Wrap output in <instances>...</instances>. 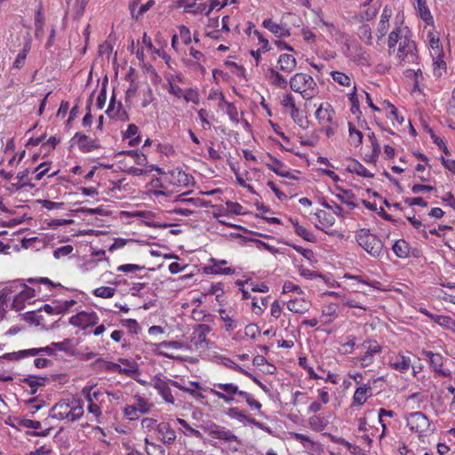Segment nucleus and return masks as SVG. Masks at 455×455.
Returning <instances> with one entry per match:
<instances>
[{"instance_id":"obj_1","label":"nucleus","mask_w":455,"mask_h":455,"mask_svg":"<svg viewBox=\"0 0 455 455\" xmlns=\"http://www.w3.org/2000/svg\"><path fill=\"white\" fill-rule=\"evenodd\" d=\"M355 238L358 244L369 254L373 257H379L383 249V243L377 235L370 233L369 229H360Z\"/></svg>"},{"instance_id":"obj_2","label":"nucleus","mask_w":455,"mask_h":455,"mask_svg":"<svg viewBox=\"0 0 455 455\" xmlns=\"http://www.w3.org/2000/svg\"><path fill=\"white\" fill-rule=\"evenodd\" d=\"M315 86L316 84L312 76L305 73H297L290 79L291 89L295 92L301 93L305 99L312 97L307 91L314 90Z\"/></svg>"},{"instance_id":"obj_3","label":"nucleus","mask_w":455,"mask_h":455,"mask_svg":"<svg viewBox=\"0 0 455 455\" xmlns=\"http://www.w3.org/2000/svg\"><path fill=\"white\" fill-rule=\"evenodd\" d=\"M397 58L401 64H413L418 60L417 47L414 41L405 36L400 42Z\"/></svg>"},{"instance_id":"obj_4","label":"nucleus","mask_w":455,"mask_h":455,"mask_svg":"<svg viewBox=\"0 0 455 455\" xmlns=\"http://www.w3.org/2000/svg\"><path fill=\"white\" fill-rule=\"evenodd\" d=\"M214 388H210V393L227 403H230L234 395H238L243 391L239 390L238 386L233 383H215Z\"/></svg>"},{"instance_id":"obj_5","label":"nucleus","mask_w":455,"mask_h":455,"mask_svg":"<svg viewBox=\"0 0 455 455\" xmlns=\"http://www.w3.org/2000/svg\"><path fill=\"white\" fill-rule=\"evenodd\" d=\"M407 426L411 431L420 435L427 434L430 429V422L427 417L421 411L411 413L407 418Z\"/></svg>"},{"instance_id":"obj_6","label":"nucleus","mask_w":455,"mask_h":455,"mask_svg":"<svg viewBox=\"0 0 455 455\" xmlns=\"http://www.w3.org/2000/svg\"><path fill=\"white\" fill-rule=\"evenodd\" d=\"M212 331V327L208 324H196L191 333L190 342L198 349H205L208 347L209 341L206 339L207 334Z\"/></svg>"},{"instance_id":"obj_7","label":"nucleus","mask_w":455,"mask_h":455,"mask_svg":"<svg viewBox=\"0 0 455 455\" xmlns=\"http://www.w3.org/2000/svg\"><path fill=\"white\" fill-rule=\"evenodd\" d=\"M362 347L365 349V352L363 355L358 357V361L361 363V367L364 368L373 363L374 355L381 352V347L376 340L364 341Z\"/></svg>"},{"instance_id":"obj_8","label":"nucleus","mask_w":455,"mask_h":455,"mask_svg":"<svg viewBox=\"0 0 455 455\" xmlns=\"http://www.w3.org/2000/svg\"><path fill=\"white\" fill-rule=\"evenodd\" d=\"M98 320L99 318L95 313L80 312L70 317L69 323L84 330L89 326L97 324Z\"/></svg>"},{"instance_id":"obj_9","label":"nucleus","mask_w":455,"mask_h":455,"mask_svg":"<svg viewBox=\"0 0 455 455\" xmlns=\"http://www.w3.org/2000/svg\"><path fill=\"white\" fill-rule=\"evenodd\" d=\"M76 140L77 142L78 148L83 153H89L100 148L96 140H92L87 135L82 134L80 132H76L74 137L71 139V142H75Z\"/></svg>"},{"instance_id":"obj_10","label":"nucleus","mask_w":455,"mask_h":455,"mask_svg":"<svg viewBox=\"0 0 455 455\" xmlns=\"http://www.w3.org/2000/svg\"><path fill=\"white\" fill-rule=\"evenodd\" d=\"M153 387L159 392V394L166 403L172 404L174 403L175 400L169 387L168 380L161 379L158 376H155V378L153 379Z\"/></svg>"},{"instance_id":"obj_11","label":"nucleus","mask_w":455,"mask_h":455,"mask_svg":"<svg viewBox=\"0 0 455 455\" xmlns=\"http://www.w3.org/2000/svg\"><path fill=\"white\" fill-rule=\"evenodd\" d=\"M423 354L429 359L431 367L435 372L443 377H450L451 371L442 369L443 358L440 354H435L431 351H423Z\"/></svg>"},{"instance_id":"obj_12","label":"nucleus","mask_w":455,"mask_h":455,"mask_svg":"<svg viewBox=\"0 0 455 455\" xmlns=\"http://www.w3.org/2000/svg\"><path fill=\"white\" fill-rule=\"evenodd\" d=\"M116 108V98L115 94L111 97L108 108L106 111L107 115L111 118H117L123 122H126L129 120V116L127 112L123 108L122 103H117V109L115 111Z\"/></svg>"},{"instance_id":"obj_13","label":"nucleus","mask_w":455,"mask_h":455,"mask_svg":"<svg viewBox=\"0 0 455 455\" xmlns=\"http://www.w3.org/2000/svg\"><path fill=\"white\" fill-rule=\"evenodd\" d=\"M156 430L161 435V440L164 444H172L176 439L175 431L167 422H161L156 426Z\"/></svg>"},{"instance_id":"obj_14","label":"nucleus","mask_w":455,"mask_h":455,"mask_svg":"<svg viewBox=\"0 0 455 455\" xmlns=\"http://www.w3.org/2000/svg\"><path fill=\"white\" fill-rule=\"evenodd\" d=\"M70 412V405L65 400H60L57 403L50 411V417L58 420L68 418Z\"/></svg>"},{"instance_id":"obj_15","label":"nucleus","mask_w":455,"mask_h":455,"mask_svg":"<svg viewBox=\"0 0 455 455\" xmlns=\"http://www.w3.org/2000/svg\"><path fill=\"white\" fill-rule=\"evenodd\" d=\"M262 25L265 28L273 33L276 37H287L291 35L288 28L275 23L271 19L264 20Z\"/></svg>"},{"instance_id":"obj_16","label":"nucleus","mask_w":455,"mask_h":455,"mask_svg":"<svg viewBox=\"0 0 455 455\" xmlns=\"http://www.w3.org/2000/svg\"><path fill=\"white\" fill-rule=\"evenodd\" d=\"M210 435L213 438L224 440L227 442H233L236 440V436L230 430H227L224 427L217 425H214L211 427Z\"/></svg>"},{"instance_id":"obj_17","label":"nucleus","mask_w":455,"mask_h":455,"mask_svg":"<svg viewBox=\"0 0 455 455\" xmlns=\"http://www.w3.org/2000/svg\"><path fill=\"white\" fill-rule=\"evenodd\" d=\"M334 110L329 103H323L315 111V116L319 122L332 123Z\"/></svg>"},{"instance_id":"obj_18","label":"nucleus","mask_w":455,"mask_h":455,"mask_svg":"<svg viewBox=\"0 0 455 455\" xmlns=\"http://www.w3.org/2000/svg\"><path fill=\"white\" fill-rule=\"evenodd\" d=\"M279 68L286 73L292 72L297 65L296 59L291 54H281L278 59Z\"/></svg>"},{"instance_id":"obj_19","label":"nucleus","mask_w":455,"mask_h":455,"mask_svg":"<svg viewBox=\"0 0 455 455\" xmlns=\"http://www.w3.org/2000/svg\"><path fill=\"white\" fill-rule=\"evenodd\" d=\"M47 380H48V378H46V377H38V376L29 375V376L22 379L21 382L26 383L28 386H29L31 388L30 393L32 395H34L36 393L37 388L39 387L45 386Z\"/></svg>"},{"instance_id":"obj_20","label":"nucleus","mask_w":455,"mask_h":455,"mask_svg":"<svg viewBox=\"0 0 455 455\" xmlns=\"http://www.w3.org/2000/svg\"><path fill=\"white\" fill-rule=\"evenodd\" d=\"M367 395H371V387L370 385H364L356 388L353 397V403L358 406L363 405L367 400Z\"/></svg>"},{"instance_id":"obj_21","label":"nucleus","mask_w":455,"mask_h":455,"mask_svg":"<svg viewBox=\"0 0 455 455\" xmlns=\"http://www.w3.org/2000/svg\"><path fill=\"white\" fill-rule=\"evenodd\" d=\"M347 170L351 173H355L364 178H372L374 176L373 173L369 172L362 164L355 159L349 161Z\"/></svg>"},{"instance_id":"obj_22","label":"nucleus","mask_w":455,"mask_h":455,"mask_svg":"<svg viewBox=\"0 0 455 455\" xmlns=\"http://www.w3.org/2000/svg\"><path fill=\"white\" fill-rule=\"evenodd\" d=\"M271 159H272L273 164H267V166L269 170H271L275 174H277L281 177L296 179V177L293 176L290 172L283 170V164L281 161H279L275 157H271Z\"/></svg>"},{"instance_id":"obj_23","label":"nucleus","mask_w":455,"mask_h":455,"mask_svg":"<svg viewBox=\"0 0 455 455\" xmlns=\"http://www.w3.org/2000/svg\"><path fill=\"white\" fill-rule=\"evenodd\" d=\"M195 2L196 1H193V0H177L176 1L177 5L179 7H184L186 12H189L194 14L204 12L205 5L204 4L196 5V4Z\"/></svg>"},{"instance_id":"obj_24","label":"nucleus","mask_w":455,"mask_h":455,"mask_svg":"<svg viewBox=\"0 0 455 455\" xmlns=\"http://www.w3.org/2000/svg\"><path fill=\"white\" fill-rule=\"evenodd\" d=\"M393 369L400 371L401 372H406L411 367V359L409 357L399 355L390 363Z\"/></svg>"},{"instance_id":"obj_25","label":"nucleus","mask_w":455,"mask_h":455,"mask_svg":"<svg viewBox=\"0 0 455 455\" xmlns=\"http://www.w3.org/2000/svg\"><path fill=\"white\" fill-rule=\"evenodd\" d=\"M402 29L400 27H396L388 36V52L391 53L392 52H395L396 44L398 42H402L403 37L406 35H402Z\"/></svg>"},{"instance_id":"obj_26","label":"nucleus","mask_w":455,"mask_h":455,"mask_svg":"<svg viewBox=\"0 0 455 455\" xmlns=\"http://www.w3.org/2000/svg\"><path fill=\"white\" fill-rule=\"evenodd\" d=\"M267 77L271 80V83L282 89H285L288 85L287 80L274 68H268Z\"/></svg>"},{"instance_id":"obj_27","label":"nucleus","mask_w":455,"mask_h":455,"mask_svg":"<svg viewBox=\"0 0 455 455\" xmlns=\"http://www.w3.org/2000/svg\"><path fill=\"white\" fill-rule=\"evenodd\" d=\"M393 251L398 258L405 259L409 256L410 247L405 240L400 239L393 245Z\"/></svg>"},{"instance_id":"obj_28","label":"nucleus","mask_w":455,"mask_h":455,"mask_svg":"<svg viewBox=\"0 0 455 455\" xmlns=\"http://www.w3.org/2000/svg\"><path fill=\"white\" fill-rule=\"evenodd\" d=\"M420 18L427 24L433 22V16L427 5V0H415Z\"/></svg>"},{"instance_id":"obj_29","label":"nucleus","mask_w":455,"mask_h":455,"mask_svg":"<svg viewBox=\"0 0 455 455\" xmlns=\"http://www.w3.org/2000/svg\"><path fill=\"white\" fill-rule=\"evenodd\" d=\"M337 189L339 191V193L336 194V197L340 200L341 203L350 206L351 208H355V204L352 201V198H354V194L350 190H346L339 187H337Z\"/></svg>"},{"instance_id":"obj_30","label":"nucleus","mask_w":455,"mask_h":455,"mask_svg":"<svg viewBox=\"0 0 455 455\" xmlns=\"http://www.w3.org/2000/svg\"><path fill=\"white\" fill-rule=\"evenodd\" d=\"M287 308L290 311H291L293 313H297V314H304L308 310L306 303L299 299H294V300L288 301Z\"/></svg>"},{"instance_id":"obj_31","label":"nucleus","mask_w":455,"mask_h":455,"mask_svg":"<svg viewBox=\"0 0 455 455\" xmlns=\"http://www.w3.org/2000/svg\"><path fill=\"white\" fill-rule=\"evenodd\" d=\"M119 155H126L133 157L138 165H147L148 158L144 154L139 153L138 150H124L118 153Z\"/></svg>"},{"instance_id":"obj_32","label":"nucleus","mask_w":455,"mask_h":455,"mask_svg":"<svg viewBox=\"0 0 455 455\" xmlns=\"http://www.w3.org/2000/svg\"><path fill=\"white\" fill-rule=\"evenodd\" d=\"M430 319L441 326H444L451 329L455 325V322L451 316L433 315H430Z\"/></svg>"},{"instance_id":"obj_33","label":"nucleus","mask_w":455,"mask_h":455,"mask_svg":"<svg viewBox=\"0 0 455 455\" xmlns=\"http://www.w3.org/2000/svg\"><path fill=\"white\" fill-rule=\"evenodd\" d=\"M14 291V285L11 284L0 291V309L5 311L10 294Z\"/></svg>"},{"instance_id":"obj_34","label":"nucleus","mask_w":455,"mask_h":455,"mask_svg":"<svg viewBox=\"0 0 455 455\" xmlns=\"http://www.w3.org/2000/svg\"><path fill=\"white\" fill-rule=\"evenodd\" d=\"M331 75L332 79L339 84L343 86H350L351 79L347 75L339 71H332Z\"/></svg>"},{"instance_id":"obj_35","label":"nucleus","mask_w":455,"mask_h":455,"mask_svg":"<svg viewBox=\"0 0 455 455\" xmlns=\"http://www.w3.org/2000/svg\"><path fill=\"white\" fill-rule=\"evenodd\" d=\"M291 116L292 120L302 129H307L308 126V121L306 117L300 115L299 108H295L291 111Z\"/></svg>"},{"instance_id":"obj_36","label":"nucleus","mask_w":455,"mask_h":455,"mask_svg":"<svg viewBox=\"0 0 455 455\" xmlns=\"http://www.w3.org/2000/svg\"><path fill=\"white\" fill-rule=\"evenodd\" d=\"M42 353V350L39 348H31V349H25L19 352H15L11 354L10 355L14 359H20L25 356H36Z\"/></svg>"},{"instance_id":"obj_37","label":"nucleus","mask_w":455,"mask_h":455,"mask_svg":"<svg viewBox=\"0 0 455 455\" xmlns=\"http://www.w3.org/2000/svg\"><path fill=\"white\" fill-rule=\"evenodd\" d=\"M349 101L351 102V112L353 114H361L359 100L356 95V86L354 85L353 91L348 94Z\"/></svg>"},{"instance_id":"obj_38","label":"nucleus","mask_w":455,"mask_h":455,"mask_svg":"<svg viewBox=\"0 0 455 455\" xmlns=\"http://www.w3.org/2000/svg\"><path fill=\"white\" fill-rule=\"evenodd\" d=\"M116 290L111 287L101 286L93 291V294L103 299H109L115 295Z\"/></svg>"},{"instance_id":"obj_39","label":"nucleus","mask_w":455,"mask_h":455,"mask_svg":"<svg viewBox=\"0 0 455 455\" xmlns=\"http://www.w3.org/2000/svg\"><path fill=\"white\" fill-rule=\"evenodd\" d=\"M107 84L108 79L105 78V80L102 82V86L96 101L97 108L100 109H101L104 107L107 100Z\"/></svg>"},{"instance_id":"obj_40","label":"nucleus","mask_w":455,"mask_h":455,"mask_svg":"<svg viewBox=\"0 0 455 455\" xmlns=\"http://www.w3.org/2000/svg\"><path fill=\"white\" fill-rule=\"evenodd\" d=\"M359 36L367 44H371V28L369 25L365 24L359 28Z\"/></svg>"},{"instance_id":"obj_41","label":"nucleus","mask_w":455,"mask_h":455,"mask_svg":"<svg viewBox=\"0 0 455 455\" xmlns=\"http://www.w3.org/2000/svg\"><path fill=\"white\" fill-rule=\"evenodd\" d=\"M28 173H29V171L28 169H26L23 172H20L17 174L16 179H18L19 181L20 182V184L14 185L17 189L21 188L23 187H27V186L31 187V188L34 187V185L31 184L28 180Z\"/></svg>"},{"instance_id":"obj_42","label":"nucleus","mask_w":455,"mask_h":455,"mask_svg":"<svg viewBox=\"0 0 455 455\" xmlns=\"http://www.w3.org/2000/svg\"><path fill=\"white\" fill-rule=\"evenodd\" d=\"M44 309L46 313H48L50 315H53V314L59 315V314H63V313L67 312L68 310V306L60 305V304L56 305V306H51V305L45 304L44 306Z\"/></svg>"},{"instance_id":"obj_43","label":"nucleus","mask_w":455,"mask_h":455,"mask_svg":"<svg viewBox=\"0 0 455 455\" xmlns=\"http://www.w3.org/2000/svg\"><path fill=\"white\" fill-rule=\"evenodd\" d=\"M369 140L372 146V161L377 162L378 157L380 155V146L376 139V136L373 132L369 134Z\"/></svg>"},{"instance_id":"obj_44","label":"nucleus","mask_w":455,"mask_h":455,"mask_svg":"<svg viewBox=\"0 0 455 455\" xmlns=\"http://www.w3.org/2000/svg\"><path fill=\"white\" fill-rule=\"evenodd\" d=\"M12 285H14V288L17 289L18 287H20L21 290L19 291L20 294H22V296L28 300V299H30L32 298H34L36 296L35 294V290L31 287H28V285L24 284V283H20V284H17V283H13Z\"/></svg>"},{"instance_id":"obj_45","label":"nucleus","mask_w":455,"mask_h":455,"mask_svg":"<svg viewBox=\"0 0 455 455\" xmlns=\"http://www.w3.org/2000/svg\"><path fill=\"white\" fill-rule=\"evenodd\" d=\"M308 422L311 428L316 431H321L326 427V423L323 421V419L319 416H313L309 418Z\"/></svg>"},{"instance_id":"obj_46","label":"nucleus","mask_w":455,"mask_h":455,"mask_svg":"<svg viewBox=\"0 0 455 455\" xmlns=\"http://www.w3.org/2000/svg\"><path fill=\"white\" fill-rule=\"evenodd\" d=\"M43 26H44V16L41 10L37 11L35 20V27H36V37H40L43 35Z\"/></svg>"},{"instance_id":"obj_47","label":"nucleus","mask_w":455,"mask_h":455,"mask_svg":"<svg viewBox=\"0 0 455 455\" xmlns=\"http://www.w3.org/2000/svg\"><path fill=\"white\" fill-rule=\"evenodd\" d=\"M176 173V178L180 185L188 186L190 180L193 179L192 176L187 174L185 172L181 170H176L172 172V175Z\"/></svg>"},{"instance_id":"obj_48","label":"nucleus","mask_w":455,"mask_h":455,"mask_svg":"<svg viewBox=\"0 0 455 455\" xmlns=\"http://www.w3.org/2000/svg\"><path fill=\"white\" fill-rule=\"evenodd\" d=\"M155 4V1L154 0H149L145 4H142L139 11L136 12L135 11H133V13H131L132 17L138 20L140 16H142L144 13H146L153 5Z\"/></svg>"},{"instance_id":"obj_49","label":"nucleus","mask_w":455,"mask_h":455,"mask_svg":"<svg viewBox=\"0 0 455 455\" xmlns=\"http://www.w3.org/2000/svg\"><path fill=\"white\" fill-rule=\"evenodd\" d=\"M84 414V407L82 404H78L75 407H70V412H68V419L75 421L80 419Z\"/></svg>"},{"instance_id":"obj_50","label":"nucleus","mask_w":455,"mask_h":455,"mask_svg":"<svg viewBox=\"0 0 455 455\" xmlns=\"http://www.w3.org/2000/svg\"><path fill=\"white\" fill-rule=\"evenodd\" d=\"M295 233L302 237L305 241L313 243L315 240V235L303 226L297 227Z\"/></svg>"},{"instance_id":"obj_51","label":"nucleus","mask_w":455,"mask_h":455,"mask_svg":"<svg viewBox=\"0 0 455 455\" xmlns=\"http://www.w3.org/2000/svg\"><path fill=\"white\" fill-rule=\"evenodd\" d=\"M26 299L20 292L12 299V307L16 311H20L25 307Z\"/></svg>"},{"instance_id":"obj_52","label":"nucleus","mask_w":455,"mask_h":455,"mask_svg":"<svg viewBox=\"0 0 455 455\" xmlns=\"http://www.w3.org/2000/svg\"><path fill=\"white\" fill-rule=\"evenodd\" d=\"M223 363L225 366L230 368V369H233L238 372H241L246 376H251V374L250 372H248L247 371H245L244 369H243L241 366H239L237 363H235V362H233L231 359L229 358H224L223 359Z\"/></svg>"},{"instance_id":"obj_53","label":"nucleus","mask_w":455,"mask_h":455,"mask_svg":"<svg viewBox=\"0 0 455 455\" xmlns=\"http://www.w3.org/2000/svg\"><path fill=\"white\" fill-rule=\"evenodd\" d=\"M328 436L331 438V440L336 443L347 446L351 452L355 453L357 450H359V447L353 446L351 443H349L347 441H346L344 438L341 437H335L334 435L328 434Z\"/></svg>"},{"instance_id":"obj_54","label":"nucleus","mask_w":455,"mask_h":455,"mask_svg":"<svg viewBox=\"0 0 455 455\" xmlns=\"http://www.w3.org/2000/svg\"><path fill=\"white\" fill-rule=\"evenodd\" d=\"M239 396L244 398L249 406L258 410L261 408V403L257 400L253 399L249 393L243 391L242 393H239Z\"/></svg>"},{"instance_id":"obj_55","label":"nucleus","mask_w":455,"mask_h":455,"mask_svg":"<svg viewBox=\"0 0 455 455\" xmlns=\"http://www.w3.org/2000/svg\"><path fill=\"white\" fill-rule=\"evenodd\" d=\"M227 114L233 122H239L238 110L233 103H227Z\"/></svg>"},{"instance_id":"obj_56","label":"nucleus","mask_w":455,"mask_h":455,"mask_svg":"<svg viewBox=\"0 0 455 455\" xmlns=\"http://www.w3.org/2000/svg\"><path fill=\"white\" fill-rule=\"evenodd\" d=\"M146 452L148 455H165L164 449L156 443L146 447Z\"/></svg>"},{"instance_id":"obj_57","label":"nucleus","mask_w":455,"mask_h":455,"mask_svg":"<svg viewBox=\"0 0 455 455\" xmlns=\"http://www.w3.org/2000/svg\"><path fill=\"white\" fill-rule=\"evenodd\" d=\"M134 407L137 411H140L142 413H147L150 410V405L142 397H139L137 399V403L134 404Z\"/></svg>"},{"instance_id":"obj_58","label":"nucleus","mask_w":455,"mask_h":455,"mask_svg":"<svg viewBox=\"0 0 455 455\" xmlns=\"http://www.w3.org/2000/svg\"><path fill=\"white\" fill-rule=\"evenodd\" d=\"M321 204L324 208L331 209L333 211L334 214H336L337 216H340V217L343 216L344 210L339 204H337L335 203L333 204H330L326 200H323Z\"/></svg>"},{"instance_id":"obj_59","label":"nucleus","mask_w":455,"mask_h":455,"mask_svg":"<svg viewBox=\"0 0 455 455\" xmlns=\"http://www.w3.org/2000/svg\"><path fill=\"white\" fill-rule=\"evenodd\" d=\"M281 104H282V106L283 108H290L291 111H292L293 109L297 108V107L295 105L294 98L290 93H288V94L283 96V99L282 100Z\"/></svg>"},{"instance_id":"obj_60","label":"nucleus","mask_w":455,"mask_h":455,"mask_svg":"<svg viewBox=\"0 0 455 455\" xmlns=\"http://www.w3.org/2000/svg\"><path fill=\"white\" fill-rule=\"evenodd\" d=\"M180 36L185 44L191 43L190 30L184 25L179 27Z\"/></svg>"},{"instance_id":"obj_61","label":"nucleus","mask_w":455,"mask_h":455,"mask_svg":"<svg viewBox=\"0 0 455 455\" xmlns=\"http://www.w3.org/2000/svg\"><path fill=\"white\" fill-rule=\"evenodd\" d=\"M73 251V247L71 245H65L56 249L53 252V255L56 259H60V257L67 256Z\"/></svg>"},{"instance_id":"obj_62","label":"nucleus","mask_w":455,"mask_h":455,"mask_svg":"<svg viewBox=\"0 0 455 455\" xmlns=\"http://www.w3.org/2000/svg\"><path fill=\"white\" fill-rule=\"evenodd\" d=\"M348 131L350 137L353 138L355 136L357 141L356 146L362 144L363 138V133L357 130L351 123H348Z\"/></svg>"},{"instance_id":"obj_63","label":"nucleus","mask_w":455,"mask_h":455,"mask_svg":"<svg viewBox=\"0 0 455 455\" xmlns=\"http://www.w3.org/2000/svg\"><path fill=\"white\" fill-rule=\"evenodd\" d=\"M389 28V23L386 22L384 20H379L378 24V29H377V37L378 39H381L384 37Z\"/></svg>"},{"instance_id":"obj_64","label":"nucleus","mask_w":455,"mask_h":455,"mask_svg":"<svg viewBox=\"0 0 455 455\" xmlns=\"http://www.w3.org/2000/svg\"><path fill=\"white\" fill-rule=\"evenodd\" d=\"M226 205H227L228 210L234 214L240 215L243 213L242 212L243 206L236 202L228 201L226 203Z\"/></svg>"}]
</instances>
